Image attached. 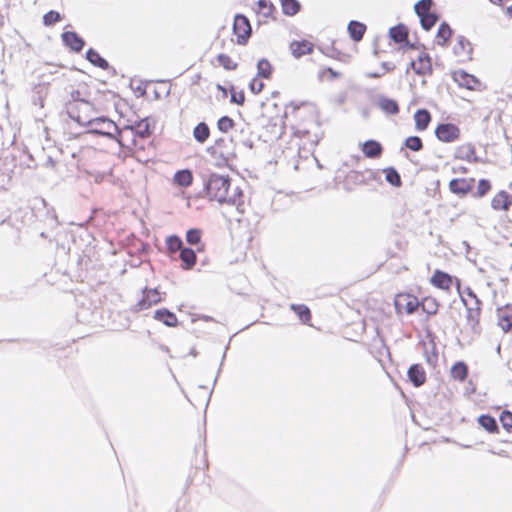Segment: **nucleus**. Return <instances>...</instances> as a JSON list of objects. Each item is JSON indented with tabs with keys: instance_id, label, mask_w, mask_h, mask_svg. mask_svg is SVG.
Listing matches in <instances>:
<instances>
[{
	"instance_id": "nucleus-2",
	"label": "nucleus",
	"mask_w": 512,
	"mask_h": 512,
	"mask_svg": "<svg viewBox=\"0 0 512 512\" xmlns=\"http://www.w3.org/2000/svg\"><path fill=\"white\" fill-rule=\"evenodd\" d=\"M86 124L95 126L93 129L94 133L107 136L110 139H116L115 134L121 133L117 125L112 120L105 117L90 119Z\"/></svg>"
},
{
	"instance_id": "nucleus-61",
	"label": "nucleus",
	"mask_w": 512,
	"mask_h": 512,
	"mask_svg": "<svg viewBox=\"0 0 512 512\" xmlns=\"http://www.w3.org/2000/svg\"><path fill=\"white\" fill-rule=\"evenodd\" d=\"M460 171H462V172H466V168H464V167H463V168H460Z\"/></svg>"
},
{
	"instance_id": "nucleus-38",
	"label": "nucleus",
	"mask_w": 512,
	"mask_h": 512,
	"mask_svg": "<svg viewBox=\"0 0 512 512\" xmlns=\"http://www.w3.org/2000/svg\"><path fill=\"white\" fill-rule=\"evenodd\" d=\"M166 245L170 252L181 251L183 249V242L180 237L176 235H171L166 239Z\"/></svg>"
},
{
	"instance_id": "nucleus-9",
	"label": "nucleus",
	"mask_w": 512,
	"mask_h": 512,
	"mask_svg": "<svg viewBox=\"0 0 512 512\" xmlns=\"http://www.w3.org/2000/svg\"><path fill=\"white\" fill-rule=\"evenodd\" d=\"M410 67L418 75H426L432 72L431 59L428 54H420L417 60L410 62Z\"/></svg>"
},
{
	"instance_id": "nucleus-13",
	"label": "nucleus",
	"mask_w": 512,
	"mask_h": 512,
	"mask_svg": "<svg viewBox=\"0 0 512 512\" xmlns=\"http://www.w3.org/2000/svg\"><path fill=\"white\" fill-rule=\"evenodd\" d=\"M407 376L415 387L422 386L426 381V372L420 364H413L409 367Z\"/></svg>"
},
{
	"instance_id": "nucleus-44",
	"label": "nucleus",
	"mask_w": 512,
	"mask_h": 512,
	"mask_svg": "<svg viewBox=\"0 0 512 512\" xmlns=\"http://www.w3.org/2000/svg\"><path fill=\"white\" fill-rule=\"evenodd\" d=\"M490 189H491V184L488 180H486V179L479 180L478 187H477L478 197L485 196Z\"/></svg>"
},
{
	"instance_id": "nucleus-63",
	"label": "nucleus",
	"mask_w": 512,
	"mask_h": 512,
	"mask_svg": "<svg viewBox=\"0 0 512 512\" xmlns=\"http://www.w3.org/2000/svg\"><path fill=\"white\" fill-rule=\"evenodd\" d=\"M77 121H78V122H81V121H82L80 116H78Z\"/></svg>"
},
{
	"instance_id": "nucleus-21",
	"label": "nucleus",
	"mask_w": 512,
	"mask_h": 512,
	"mask_svg": "<svg viewBox=\"0 0 512 512\" xmlns=\"http://www.w3.org/2000/svg\"><path fill=\"white\" fill-rule=\"evenodd\" d=\"M431 283L440 289H449L452 284V277L440 270H436L431 278Z\"/></svg>"
},
{
	"instance_id": "nucleus-30",
	"label": "nucleus",
	"mask_w": 512,
	"mask_h": 512,
	"mask_svg": "<svg viewBox=\"0 0 512 512\" xmlns=\"http://www.w3.org/2000/svg\"><path fill=\"white\" fill-rule=\"evenodd\" d=\"M468 375V366L462 362H456L451 368V376L456 379L463 381Z\"/></svg>"
},
{
	"instance_id": "nucleus-49",
	"label": "nucleus",
	"mask_w": 512,
	"mask_h": 512,
	"mask_svg": "<svg viewBox=\"0 0 512 512\" xmlns=\"http://www.w3.org/2000/svg\"><path fill=\"white\" fill-rule=\"evenodd\" d=\"M465 293L467 296H469L470 298H472L474 300V305L482 304L481 300L477 297V295L474 293V291L470 287H467L465 289Z\"/></svg>"
},
{
	"instance_id": "nucleus-57",
	"label": "nucleus",
	"mask_w": 512,
	"mask_h": 512,
	"mask_svg": "<svg viewBox=\"0 0 512 512\" xmlns=\"http://www.w3.org/2000/svg\"><path fill=\"white\" fill-rule=\"evenodd\" d=\"M190 355H192V356H196V355H197V351H196L195 349H192V350L190 351Z\"/></svg>"
},
{
	"instance_id": "nucleus-8",
	"label": "nucleus",
	"mask_w": 512,
	"mask_h": 512,
	"mask_svg": "<svg viewBox=\"0 0 512 512\" xmlns=\"http://www.w3.org/2000/svg\"><path fill=\"white\" fill-rule=\"evenodd\" d=\"M472 50L473 48L470 41L464 36L459 35L453 48L454 54L461 60L471 59Z\"/></svg>"
},
{
	"instance_id": "nucleus-43",
	"label": "nucleus",
	"mask_w": 512,
	"mask_h": 512,
	"mask_svg": "<svg viewBox=\"0 0 512 512\" xmlns=\"http://www.w3.org/2000/svg\"><path fill=\"white\" fill-rule=\"evenodd\" d=\"M60 19H61L60 13L57 11L51 10L43 16V23L46 26H50V25H53L56 22H58Z\"/></svg>"
},
{
	"instance_id": "nucleus-24",
	"label": "nucleus",
	"mask_w": 512,
	"mask_h": 512,
	"mask_svg": "<svg viewBox=\"0 0 512 512\" xmlns=\"http://www.w3.org/2000/svg\"><path fill=\"white\" fill-rule=\"evenodd\" d=\"M86 59L93 64L94 66H97L101 69H108L109 63L106 59H104L97 51L90 48L86 52Z\"/></svg>"
},
{
	"instance_id": "nucleus-40",
	"label": "nucleus",
	"mask_w": 512,
	"mask_h": 512,
	"mask_svg": "<svg viewBox=\"0 0 512 512\" xmlns=\"http://www.w3.org/2000/svg\"><path fill=\"white\" fill-rule=\"evenodd\" d=\"M234 126V121L228 116L221 117L217 122V128L223 133H227Z\"/></svg>"
},
{
	"instance_id": "nucleus-1",
	"label": "nucleus",
	"mask_w": 512,
	"mask_h": 512,
	"mask_svg": "<svg viewBox=\"0 0 512 512\" xmlns=\"http://www.w3.org/2000/svg\"><path fill=\"white\" fill-rule=\"evenodd\" d=\"M205 188L211 199L221 204L234 205L239 212L243 211V192L238 186L231 185L229 176L212 173L205 182Z\"/></svg>"
},
{
	"instance_id": "nucleus-54",
	"label": "nucleus",
	"mask_w": 512,
	"mask_h": 512,
	"mask_svg": "<svg viewBox=\"0 0 512 512\" xmlns=\"http://www.w3.org/2000/svg\"><path fill=\"white\" fill-rule=\"evenodd\" d=\"M506 14H507L509 17H511V18H512V5H511V6H509V7H507V9H506Z\"/></svg>"
},
{
	"instance_id": "nucleus-41",
	"label": "nucleus",
	"mask_w": 512,
	"mask_h": 512,
	"mask_svg": "<svg viewBox=\"0 0 512 512\" xmlns=\"http://www.w3.org/2000/svg\"><path fill=\"white\" fill-rule=\"evenodd\" d=\"M201 231L199 229H189L186 233V241L190 245H196L200 242Z\"/></svg>"
},
{
	"instance_id": "nucleus-62",
	"label": "nucleus",
	"mask_w": 512,
	"mask_h": 512,
	"mask_svg": "<svg viewBox=\"0 0 512 512\" xmlns=\"http://www.w3.org/2000/svg\"><path fill=\"white\" fill-rule=\"evenodd\" d=\"M460 171H462V172H466V168H464V167H463V168H460Z\"/></svg>"
},
{
	"instance_id": "nucleus-32",
	"label": "nucleus",
	"mask_w": 512,
	"mask_h": 512,
	"mask_svg": "<svg viewBox=\"0 0 512 512\" xmlns=\"http://www.w3.org/2000/svg\"><path fill=\"white\" fill-rule=\"evenodd\" d=\"M451 35H452V29L450 28V26L446 22L441 23L438 28V32H437L438 44L446 45V43Z\"/></svg>"
},
{
	"instance_id": "nucleus-55",
	"label": "nucleus",
	"mask_w": 512,
	"mask_h": 512,
	"mask_svg": "<svg viewBox=\"0 0 512 512\" xmlns=\"http://www.w3.org/2000/svg\"><path fill=\"white\" fill-rule=\"evenodd\" d=\"M217 88H218L219 90H221L224 94H226V89H225L223 86H221L220 84H218V85H217Z\"/></svg>"
},
{
	"instance_id": "nucleus-59",
	"label": "nucleus",
	"mask_w": 512,
	"mask_h": 512,
	"mask_svg": "<svg viewBox=\"0 0 512 512\" xmlns=\"http://www.w3.org/2000/svg\"><path fill=\"white\" fill-rule=\"evenodd\" d=\"M428 313H430V314H434V313H436V309L428 310Z\"/></svg>"
},
{
	"instance_id": "nucleus-25",
	"label": "nucleus",
	"mask_w": 512,
	"mask_h": 512,
	"mask_svg": "<svg viewBox=\"0 0 512 512\" xmlns=\"http://www.w3.org/2000/svg\"><path fill=\"white\" fill-rule=\"evenodd\" d=\"M127 129H130L135 136L140 138H146L151 134L150 126L147 119H142L139 122H136L133 126H128Z\"/></svg>"
},
{
	"instance_id": "nucleus-16",
	"label": "nucleus",
	"mask_w": 512,
	"mask_h": 512,
	"mask_svg": "<svg viewBox=\"0 0 512 512\" xmlns=\"http://www.w3.org/2000/svg\"><path fill=\"white\" fill-rule=\"evenodd\" d=\"M511 203V196L506 191L501 190L493 197L491 206L494 210L508 211Z\"/></svg>"
},
{
	"instance_id": "nucleus-12",
	"label": "nucleus",
	"mask_w": 512,
	"mask_h": 512,
	"mask_svg": "<svg viewBox=\"0 0 512 512\" xmlns=\"http://www.w3.org/2000/svg\"><path fill=\"white\" fill-rule=\"evenodd\" d=\"M61 37L63 43L75 52H80L85 45V41L76 32L66 31Z\"/></svg>"
},
{
	"instance_id": "nucleus-28",
	"label": "nucleus",
	"mask_w": 512,
	"mask_h": 512,
	"mask_svg": "<svg viewBox=\"0 0 512 512\" xmlns=\"http://www.w3.org/2000/svg\"><path fill=\"white\" fill-rule=\"evenodd\" d=\"M210 135V129L205 122H200L193 130V136L199 143H204Z\"/></svg>"
},
{
	"instance_id": "nucleus-50",
	"label": "nucleus",
	"mask_w": 512,
	"mask_h": 512,
	"mask_svg": "<svg viewBox=\"0 0 512 512\" xmlns=\"http://www.w3.org/2000/svg\"><path fill=\"white\" fill-rule=\"evenodd\" d=\"M417 307H418V302L416 301V299H414L413 301H408V303L406 305L407 313L411 314V313L415 312Z\"/></svg>"
},
{
	"instance_id": "nucleus-48",
	"label": "nucleus",
	"mask_w": 512,
	"mask_h": 512,
	"mask_svg": "<svg viewBox=\"0 0 512 512\" xmlns=\"http://www.w3.org/2000/svg\"><path fill=\"white\" fill-rule=\"evenodd\" d=\"M250 87V90L254 93V94H258L260 93L263 88H264V83L261 82V81H258L256 79H253L249 85Z\"/></svg>"
},
{
	"instance_id": "nucleus-4",
	"label": "nucleus",
	"mask_w": 512,
	"mask_h": 512,
	"mask_svg": "<svg viewBox=\"0 0 512 512\" xmlns=\"http://www.w3.org/2000/svg\"><path fill=\"white\" fill-rule=\"evenodd\" d=\"M453 80L459 87H463L471 91H482L485 89V86L477 77L464 70L455 71L453 73Z\"/></svg>"
},
{
	"instance_id": "nucleus-18",
	"label": "nucleus",
	"mask_w": 512,
	"mask_h": 512,
	"mask_svg": "<svg viewBox=\"0 0 512 512\" xmlns=\"http://www.w3.org/2000/svg\"><path fill=\"white\" fill-rule=\"evenodd\" d=\"M382 151V145L376 140H367L362 145V152L368 158H379L382 154Z\"/></svg>"
},
{
	"instance_id": "nucleus-35",
	"label": "nucleus",
	"mask_w": 512,
	"mask_h": 512,
	"mask_svg": "<svg viewBox=\"0 0 512 512\" xmlns=\"http://www.w3.org/2000/svg\"><path fill=\"white\" fill-rule=\"evenodd\" d=\"M432 4H433L432 0H419L414 5L415 13L417 14L418 17H421V15H424V14L432 13L430 11Z\"/></svg>"
},
{
	"instance_id": "nucleus-39",
	"label": "nucleus",
	"mask_w": 512,
	"mask_h": 512,
	"mask_svg": "<svg viewBox=\"0 0 512 512\" xmlns=\"http://www.w3.org/2000/svg\"><path fill=\"white\" fill-rule=\"evenodd\" d=\"M217 61L219 65H221L226 70H235L237 68V63L234 62L231 57L226 54H219L217 56Z\"/></svg>"
},
{
	"instance_id": "nucleus-20",
	"label": "nucleus",
	"mask_w": 512,
	"mask_h": 512,
	"mask_svg": "<svg viewBox=\"0 0 512 512\" xmlns=\"http://www.w3.org/2000/svg\"><path fill=\"white\" fill-rule=\"evenodd\" d=\"M347 30L351 39L355 42H359L365 34L366 25L359 21L352 20L349 22Z\"/></svg>"
},
{
	"instance_id": "nucleus-10",
	"label": "nucleus",
	"mask_w": 512,
	"mask_h": 512,
	"mask_svg": "<svg viewBox=\"0 0 512 512\" xmlns=\"http://www.w3.org/2000/svg\"><path fill=\"white\" fill-rule=\"evenodd\" d=\"M463 305L467 309L466 320L473 331H476L480 320L481 305L469 306L466 299L460 295Z\"/></svg>"
},
{
	"instance_id": "nucleus-22",
	"label": "nucleus",
	"mask_w": 512,
	"mask_h": 512,
	"mask_svg": "<svg viewBox=\"0 0 512 512\" xmlns=\"http://www.w3.org/2000/svg\"><path fill=\"white\" fill-rule=\"evenodd\" d=\"M414 120L416 129L418 131H424L431 121V115L428 110L419 109L414 114Z\"/></svg>"
},
{
	"instance_id": "nucleus-58",
	"label": "nucleus",
	"mask_w": 512,
	"mask_h": 512,
	"mask_svg": "<svg viewBox=\"0 0 512 512\" xmlns=\"http://www.w3.org/2000/svg\"><path fill=\"white\" fill-rule=\"evenodd\" d=\"M490 1H491L492 3H494V4H497V3L501 2L502 0H490Z\"/></svg>"
},
{
	"instance_id": "nucleus-31",
	"label": "nucleus",
	"mask_w": 512,
	"mask_h": 512,
	"mask_svg": "<svg viewBox=\"0 0 512 512\" xmlns=\"http://www.w3.org/2000/svg\"><path fill=\"white\" fill-rule=\"evenodd\" d=\"M386 181L394 187L402 185L401 177L398 171L393 167H388L383 170Z\"/></svg>"
},
{
	"instance_id": "nucleus-7",
	"label": "nucleus",
	"mask_w": 512,
	"mask_h": 512,
	"mask_svg": "<svg viewBox=\"0 0 512 512\" xmlns=\"http://www.w3.org/2000/svg\"><path fill=\"white\" fill-rule=\"evenodd\" d=\"M474 182L473 178H455L450 181L449 189L452 193L463 196L471 191Z\"/></svg>"
},
{
	"instance_id": "nucleus-11",
	"label": "nucleus",
	"mask_w": 512,
	"mask_h": 512,
	"mask_svg": "<svg viewBox=\"0 0 512 512\" xmlns=\"http://www.w3.org/2000/svg\"><path fill=\"white\" fill-rule=\"evenodd\" d=\"M498 324L504 332L512 329V305L507 304L497 309Z\"/></svg>"
},
{
	"instance_id": "nucleus-15",
	"label": "nucleus",
	"mask_w": 512,
	"mask_h": 512,
	"mask_svg": "<svg viewBox=\"0 0 512 512\" xmlns=\"http://www.w3.org/2000/svg\"><path fill=\"white\" fill-rule=\"evenodd\" d=\"M313 48L314 45L307 40L293 41L290 44L291 53L295 58H300L304 55L312 53Z\"/></svg>"
},
{
	"instance_id": "nucleus-3",
	"label": "nucleus",
	"mask_w": 512,
	"mask_h": 512,
	"mask_svg": "<svg viewBox=\"0 0 512 512\" xmlns=\"http://www.w3.org/2000/svg\"><path fill=\"white\" fill-rule=\"evenodd\" d=\"M233 31L237 36V43L244 45L251 36L252 28L248 18L243 14H237L234 18Z\"/></svg>"
},
{
	"instance_id": "nucleus-34",
	"label": "nucleus",
	"mask_w": 512,
	"mask_h": 512,
	"mask_svg": "<svg viewBox=\"0 0 512 512\" xmlns=\"http://www.w3.org/2000/svg\"><path fill=\"white\" fill-rule=\"evenodd\" d=\"M291 309L298 315L303 323H307L311 319V313L307 306L292 304Z\"/></svg>"
},
{
	"instance_id": "nucleus-29",
	"label": "nucleus",
	"mask_w": 512,
	"mask_h": 512,
	"mask_svg": "<svg viewBox=\"0 0 512 512\" xmlns=\"http://www.w3.org/2000/svg\"><path fill=\"white\" fill-rule=\"evenodd\" d=\"M282 11L287 16L296 15L301 8L300 2L298 0H280Z\"/></svg>"
},
{
	"instance_id": "nucleus-14",
	"label": "nucleus",
	"mask_w": 512,
	"mask_h": 512,
	"mask_svg": "<svg viewBox=\"0 0 512 512\" xmlns=\"http://www.w3.org/2000/svg\"><path fill=\"white\" fill-rule=\"evenodd\" d=\"M377 105L387 115H396L399 113L398 103L394 99L384 95L377 96Z\"/></svg>"
},
{
	"instance_id": "nucleus-5",
	"label": "nucleus",
	"mask_w": 512,
	"mask_h": 512,
	"mask_svg": "<svg viewBox=\"0 0 512 512\" xmlns=\"http://www.w3.org/2000/svg\"><path fill=\"white\" fill-rule=\"evenodd\" d=\"M162 301L160 292L156 288H144L141 299L135 304L134 311H142Z\"/></svg>"
},
{
	"instance_id": "nucleus-52",
	"label": "nucleus",
	"mask_w": 512,
	"mask_h": 512,
	"mask_svg": "<svg viewBox=\"0 0 512 512\" xmlns=\"http://www.w3.org/2000/svg\"><path fill=\"white\" fill-rule=\"evenodd\" d=\"M55 164H56L55 160L51 157H48L44 165H45V167L54 168Z\"/></svg>"
},
{
	"instance_id": "nucleus-42",
	"label": "nucleus",
	"mask_w": 512,
	"mask_h": 512,
	"mask_svg": "<svg viewBox=\"0 0 512 512\" xmlns=\"http://www.w3.org/2000/svg\"><path fill=\"white\" fill-rule=\"evenodd\" d=\"M500 422L503 428L510 432L512 430V412L505 410L500 415Z\"/></svg>"
},
{
	"instance_id": "nucleus-26",
	"label": "nucleus",
	"mask_w": 512,
	"mask_h": 512,
	"mask_svg": "<svg viewBox=\"0 0 512 512\" xmlns=\"http://www.w3.org/2000/svg\"><path fill=\"white\" fill-rule=\"evenodd\" d=\"M478 423L489 433H495L498 431V423L496 419L488 414L479 416Z\"/></svg>"
},
{
	"instance_id": "nucleus-33",
	"label": "nucleus",
	"mask_w": 512,
	"mask_h": 512,
	"mask_svg": "<svg viewBox=\"0 0 512 512\" xmlns=\"http://www.w3.org/2000/svg\"><path fill=\"white\" fill-rule=\"evenodd\" d=\"M272 66L267 59H261L257 63V75L268 79L271 76Z\"/></svg>"
},
{
	"instance_id": "nucleus-45",
	"label": "nucleus",
	"mask_w": 512,
	"mask_h": 512,
	"mask_svg": "<svg viewBox=\"0 0 512 512\" xmlns=\"http://www.w3.org/2000/svg\"><path fill=\"white\" fill-rule=\"evenodd\" d=\"M80 95L79 91H74L72 92L71 94V97L72 99L75 101V102H78V105L77 107L80 109V110H83V111H88L90 109H92V105L88 102V101H85V100H78V96Z\"/></svg>"
},
{
	"instance_id": "nucleus-47",
	"label": "nucleus",
	"mask_w": 512,
	"mask_h": 512,
	"mask_svg": "<svg viewBox=\"0 0 512 512\" xmlns=\"http://www.w3.org/2000/svg\"><path fill=\"white\" fill-rule=\"evenodd\" d=\"M230 101L232 103H235V104H238V105H243V103L245 101V95H244V93L242 91L237 93L235 91L234 87L231 86V98H230Z\"/></svg>"
},
{
	"instance_id": "nucleus-6",
	"label": "nucleus",
	"mask_w": 512,
	"mask_h": 512,
	"mask_svg": "<svg viewBox=\"0 0 512 512\" xmlns=\"http://www.w3.org/2000/svg\"><path fill=\"white\" fill-rule=\"evenodd\" d=\"M435 135L438 140L450 143L460 137V129L452 123H441L436 127Z\"/></svg>"
},
{
	"instance_id": "nucleus-60",
	"label": "nucleus",
	"mask_w": 512,
	"mask_h": 512,
	"mask_svg": "<svg viewBox=\"0 0 512 512\" xmlns=\"http://www.w3.org/2000/svg\"><path fill=\"white\" fill-rule=\"evenodd\" d=\"M133 143H134V146H136V147L138 146V142H137V140H135V139H134V140H133Z\"/></svg>"
},
{
	"instance_id": "nucleus-19",
	"label": "nucleus",
	"mask_w": 512,
	"mask_h": 512,
	"mask_svg": "<svg viewBox=\"0 0 512 512\" xmlns=\"http://www.w3.org/2000/svg\"><path fill=\"white\" fill-rule=\"evenodd\" d=\"M390 38L397 44L408 43V29L404 24H398L389 29Z\"/></svg>"
},
{
	"instance_id": "nucleus-37",
	"label": "nucleus",
	"mask_w": 512,
	"mask_h": 512,
	"mask_svg": "<svg viewBox=\"0 0 512 512\" xmlns=\"http://www.w3.org/2000/svg\"><path fill=\"white\" fill-rule=\"evenodd\" d=\"M404 145L406 148L414 152H418L423 149L422 139L418 136H409L406 138Z\"/></svg>"
},
{
	"instance_id": "nucleus-53",
	"label": "nucleus",
	"mask_w": 512,
	"mask_h": 512,
	"mask_svg": "<svg viewBox=\"0 0 512 512\" xmlns=\"http://www.w3.org/2000/svg\"><path fill=\"white\" fill-rule=\"evenodd\" d=\"M384 75V72H370L367 73V77L369 78H380Z\"/></svg>"
},
{
	"instance_id": "nucleus-27",
	"label": "nucleus",
	"mask_w": 512,
	"mask_h": 512,
	"mask_svg": "<svg viewBox=\"0 0 512 512\" xmlns=\"http://www.w3.org/2000/svg\"><path fill=\"white\" fill-rule=\"evenodd\" d=\"M174 181L181 187H188L192 184L193 175L190 170H179L174 175Z\"/></svg>"
},
{
	"instance_id": "nucleus-51",
	"label": "nucleus",
	"mask_w": 512,
	"mask_h": 512,
	"mask_svg": "<svg viewBox=\"0 0 512 512\" xmlns=\"http://www.w3.org/2000/svg\"><path fill=\"white\" fill-rule=\"evenodd\" d=\"M381 66L384 69V73L395 69V65L392 62H382Z\"/></svg>"
},
{
	"instance_id": "nucleus-56",
	"label": "nucleus",
	"mask_w": 512,
	"mask_h": 512,
	"mask_svg": "<svg viewBox=\"0 0 512 512\" xmlns=\"http://www.w3.org/2000/svg\"><path fill=\"white\" fill-rule=\"evenodd\" d=\"M332 76L336 77L338 76V73L332 70L331 68L328 69Z\"/></svg>"
},
{
	"instance_id": "nucleus-17",
	"label": "nucleus",
	"mask_w": 512,
	"mask_h": 512,
	"mask_svg": "<svg viewBox=\"0 0 512 512\" xmlns=\"http://www.w3.org/2000/svg\"><path fill=\"white\" fill-rule=\"evenodd\" d=\"M154 319L162 322L167 327H176L178 319L176 315L166 308H161L155 311Z\"/></svg>"
},
{
	"instance_id": "nucleus-46",
	"label": "nucleus",
	"mask_w": 512,
	"mask_h": 512,
	"mask_svg": "<svg viewBox=\"0 0 512 512\" xmlns=\"http://www.w3.org/2000/svg\"><path fill=\"white\" fill-rule=\"evenodd\" d=\"M258 6H259L260 11L266 17L269 16L274 9L273 4L271 2H268L267 0H259Z\"/></svg>"
},
{
	"instance_id": "nucleus-36",
	"label": "nucleus",
	"mask_w": 512,
	"mask_h": 512,
	"mask_svg": "<svg viewBox=\"0 0 512 512\" xmlns=\"http://www.w3.org/2000/svg\"><path fill=\"white\" fill-rule=\"evenodd\" d=\"M420 23L424 30L429 31L438 21V16L435 13L421 15Z\"/></svg>"
},
{
	"instance_id": "nucleus-23",
	"label": "nucleus",
	"mask_w": 512,
	"mask_h": 512,
	"mask_svg": "<svg viewBox=\"0 0 512 512\" xmlns=\"http://www.w3.org/2000/svg\"><path fill=\"white\" fill-rule=\"evenodd\" d=\"M184 269H191L196 263V253L193 249L184 247L179 255Z\"/></svg>"
}]
</instances>
